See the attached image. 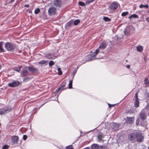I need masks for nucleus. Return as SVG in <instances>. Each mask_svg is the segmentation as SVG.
Instances as JSON below:
<instances>
[{"label":"nucleus","mask_w":149,"mask_h":149,"mask_svg":"<svg viewBox=\"0 0 149 149\" xmlns=\"http://www.w3.org/2000/svg\"><path fill=\"white\" fill-rule=\"evenodd\" d=\"M107 45L106 42L103 41L102 42L100 45L98 49H96L95 50V52L93 53L92 54V56H95L99 52V49H104L107 47Z\"/></svg>","instance_id":"f257e3e1"},{"label":"nucleus","mask_w":149,"mask_h":149,"mask_svg":"<svg viewBox=\"0 0 149 149\" xmlns=\"http://www.w3.org/2000/svg\"><path fill=\"white\" fill-rule=\"evenodd\" d=\"M5 47L8 51H13L14 50L15 46L14 45L7 42L5 44Z\"/></svg>","instance_id":"f03ea898"},{"label":"nucleus","mask_w":149,"mask_h":149,"mask_svg":"<svg viewBox=\"0 0 149 149\" xmlns=\"http://www.w3.org/2000/svg\"><path fill=\"white\" fill-rule=\"evenodd\" d=\"M136 141L139 142H141L144 139V136L141 133L136 132Z\"/></svg>","instance_id":"7ed1b4c3"},{"label":"nucleus","mask_w":149,"mask_h":149,"mask_svg":"<svg viewBox=\"0 0 149 149\" xmlns=\"http://www.w3.org/2000/svg\"><path fill=\"white\" fill-rule=\"evenodd\" d=\"M136 133H132L128 135V139L133 142L136 141Z\"/></svg>","instance_id":"20e7f679"},{"label":"nucleus","mask_w":149,"mask_h":149,"mask_svg":"<svg viewBox=\"0 0 149 149\" xmlns=\"http://www.w3.org/2000/svg\"><path fill=\"white\" fill-rule=\"evenodd\" d=\"M12 109H9L7 107H3L0 110V115L4 114L7 113L8 112L11 111Z\"/></svg>","instance_id":"39448f33"},{"label":"nucleus","mask_w":149,"mask_h":149,"mask_svg":"<svg viewBox=\"0 0 149 149\" xmlns=\"http://www.w3.org/2000/svg\"><path fill=\"white\" fill-rule=\"evenodd\" d=\"M56 12V8L54 7H51L48 10V13L51 16L55 15Z\"/></svg>","instance_id":"423d86ee"},{"label":"nucleus","mask_w":149,"mask_h":149,"mask_svg":"<svg viewBox=\"0 0 149 149\" xmlns=\"http://www.w3.org/2000/svg\"><path fill=\"white\" fill-rule=\"evenodd\" d=\"M147 115L146 111L144 110H143L140 113V118L142 120H145L147 118Z\"/></svg>","instance_id":"0eeeda50"},{"label":"nucleus","mask_w":149,"mask_h":149,"mask_svg":"<svg viewBox=\"0 0 149 149\" xmlns=\"http://www.w3.org/2000/svg\"><path fill=\"white\" fill-rule=\"evenodd\" d=\"M19 84V82L18 81H15L13 82L9 83L8 84V86L11 87H15L17 86Z\"/></svg>","instance_id":"6e6552de"},{"label":"nucleus","mask_w":149,"mask_h":149,"mask_svg":"<svg viewBox=\"0 0 149 149\" xmlns=\"http://www.w3.org/2000/svg\"><path fill=\"white\" fill-rule=\"evenodd\" d=\"M134 118L133 117H127L126 122L128 123L132 124L134 123Z\"/></svg>","instance_id":"1a4fd4ad"},{"label":"nucleus","mask_w":149,"mask_h":149,"mask_svg":"<svg viewBox=\"0 0 149 149\" xmlns=\"http://www.w3.org/2000/svg\"><path fill=\"white\" fill-rule=\"evenodd\" d=\"M118 7V5L117 3L115 2H113L111 3L110 6V8L113 10H115Z\"/></svg>","instance_id":"9d476101"},{"label":"nucleus","mask_w":149,"mask_h":149,"mask_svg":"<svg viewBox=\"0 0 149 149\" xmlns=\"http://www.w3.org/2000/svg\"><path fill=\"white\" fill-rule=\"evenodd\" d=\"M28 69L29 71L32 73L36 72L38 70L37 68H34L31 66H29L28 67Z\"/></svg>","instance_id":"9b49d317"},{"label":"nucleus","mask_w":149,"mask_h":149,"mask_svg":"<svg viewBox=\"0 0 149 149\" xmlns=\"http://www.w3.org/2000/svg\"><path fill=\"white\" fill-rule=\"evenodd\" d=\"M18 136H14L11 139V141L13 143H17L18 140Z\"/></svg>","instance_id":"f8f14e48"},{"label":"nucleus","mask_w":149,"mask_h":149,"mask_svg":"<svg viewBox=\"0 0 149 149\" xmlns=\"http://www.w3.org/2000/svg\"><path fill=\"white\" fill-rule=\"evenodd\" d=\"M54 4L56 6H59L61 5L60 0H54Z\"/></svg>","instance_id":"ddd939ff"},{"label":"nucleus","mask_w":149,"mask_h":149,"mask_svg":"<svg viewBox=\"0 0 149 149\" xmlns=\"http://www.w3.org/2000/svg\"><path fill=\"white\" fill-rule=\"evenodd\" d=\"M28 74V71L26 70H23L21 74L22 77H25Z\"/></svg>","instance_id":"4468645a"},{"label":"nucleus","mask_w":149,"mask_h":149,"mask_svg":"<svg viewBox=\"0 0 149 149\" xmlns=\"http://www.w3.org/2000/svg\"><path fill=\"white\" fill-rule=\"evenodd\" d=\"M99 146L97 144H93L91 145L92 149H99Z\"/></svg>","instance_id":"2eb2a0df"},{"label":"nucleus","mask_w":149,"mask_h":149,"mask_svg":"<svg viewBox=\"0 0 149 149\" xmlns=\"http://www.w3.org/2000/svg\"><path fill=\"white\" fill-rule=\"evenodd\" d=\"M136 49L138 51L141 52L143 50V48L142 46L139 45L137 47Z\"/></svg>","instance_id":"dca6fc26"},{"label":"nucleus","mask_w":149,"mask_h":149,"mask_svg":"<svg viewBox=\"0 0 149 149\" xmlns=\"http://www.w3.org/2000/svg\"><path fill=\"white\" fill-rule=\"evenodd\" d=\"M132 18H138L139 17L136 14H134L132 15H131V16H130L129 17V18L130 19H132Z\"/></svg>","instance_id":"f3484780"},{"label":"nucleus","mask_w":149,"mask_h":149,"mask_svg":"<svg viewBox=\"0 0 149 149\" xmlns=\"http://www.w3.org/2000/svg\"><path fill=\"white\" fill-rule=\"evenodd\" d=\"M139 100H136L135 102L134 103V106L136 107H137L139 106Z\"/></svg>","instance_id":"a211bd4d"},{"label":"nucleus","mask_w":149,"mask_h":149,"mask_svg":"<svg viewBox=\"0 0 149 149\" xmlns=\"http://www.w3.org/2000/svg\"><path fill=\"white\" fill-rule=\"evenodd\" d=\"M3 44V42H0V52H3L4 51V49L2 47Z\"/></svg>","instance_id":"6ab92c4d"},{"label":"nucleus","mask_w":149,"mask_h":149,"mask_svg":"<svg viewBox=\"0 0 149 149\" xmlns=\"http://www.w3.org/2000/svg\"><path fill=\"white\" fill-rule=\"evenodd\" d=\"M103 19L105 22H110L111 20L110 18L107 17H104L103 18Z\"/></svg>","instance_id":"aec40b11"},{"label":"nucleus","mask_w":149,"mask_h":149,"mask_svg":"<svg viewBox=\"0 0 149 149\" xmlns=\"http://www.w3.org/2000/svg\"><path fill=\"white\" fill-rule=\"evenodd\" d=\"M22 67L21 66H18V67H15L14 68V70L17 72H19Z\"/></svg>","instance_id":"412c9836"},{"label":"nucleus","mask_w":149,"mask_h":149,"mask_svg":"<svg viewBox=\"0 0 149 149\" xmlns=\"http://www.w3.org/2000/svg\"><path fill=\"white\" fill-rule=\"evenodd\" d=\"M80 22V21L79 19H77L74 21L73 24L75 25H77Z\"/></svg>","instance_id":"4be33fe9"},{"label":"nucleus","mask_w":149,"mask_h":149,"mask_svg":"<svg viewBox=\"0 0 149 149\" xmlns=\"http://www.w3.org/2000/svg\"><path fill=\"white\" fill-rule=\"evenodd\" d=\"M73 24V22L72 21H70L68 22L66 24V26H71Z\"/></svg>","instance_id":"5701e85b"},{"label":"nucleus","mask_w":149,"mask_h":149,"mask_svg":"<svg viewBox=\"0 0 149 149\" xmlns=\"http://www.w3.org/2000/svg\"><path fill=\"white\" fill-rule=\"evenodd\" d=\"M114 128L115 129V130H118V125L116 123H113Z\"/></svg>","instance_id":"b1692460"},{"label":"nucleus","mask_w":149,"mask_h":149,"mask_svg":"<svg viewBox=\"0 0 149 149\" xmlns=\"http://www.w3.org/2000/svg\"><path fill=\"white\" fill-rule=\"evenodd\" d=\"M72 81L70 80L69 84V88H72Z\"/></svg>","instance_id":"393cba45"},{"label":"nucleus","mask_w":149,"mask_h":149,"mask_svg":"<svg viewBox=\"0 0 149 149\" xmlns=\"http://www.w3.org/2000/svg\"><path fill=\"white\" fill-rule=\"evenodd\" d=\"M94 1V0H87L85 3V5H87L90 3L93 2Z\"/></svg>","instance_id":"a878e982"},{"label":"nucleus","mask_w":149,"mask_h":149,"mask_svg":"<svg viewBox=\"0 0 149 149\" xmlns=\"http://www.w3.org/2000/svg\"><path fill=\"white\" fill-rule=\"evenodd\" d=\"M143 7H144L146 8H148V5H143L142 4H141L139 6V7L140 8H142Z\"/></svg>","instance_id":"bb28decb"},{"label":"nucleus","mask_w":149,"mask_h":149,"mask_svg":"<svg viewBox=\"0 0 149 149\" xmlns=\"http://www.w3.org/2000/svg\"><path fill=\"white\" fill-rule=\"evenodd\" d=\"M58 72V74L59 75H61L62 74V71L61 70V69L60 68H58L57 69Z\"/></svg>","instance_id":"cd10ccee"},{"label":"nucleus","mask_w":149,"mask_h":149,"mask_svg":"<svg viewBox=\"0 0 149 149\" xmlns=\"http://www.w3.org/2000/svg\"><path fill=\"white\" fill-rule=\"evenodd\" d=\"M78 4L81 6H84L86 5L85 3L82 1H79L78 2Z\"/></svg>","instance_id":"c85d7f7f"},{"label":"nucleus","mask_w":149,"mask_h":149,"mask_svg":"<svg viewBox=\"0 0 149 149\" xmlns=\"http://www.w3.org/2000/svg\"><path fill=\"white\" fill-rule=\"evenodd\" d=\"M40 9L39 8H37L35 10L34 13L35 14H38L40 12Z\"/></svg>","instance_id":"c756f323"},{"label":"nucleus","mask_w":149,"mask_h":149,"mask_svg":"<svg viewBox=\"0 0 149 149\" xmlns=\"http://www.w3.org/2000/svg\"><path fill=\"white\" fill-rule=\"evenodd\" d=\"M128 12H124L122 13L121 14V15L122 16L125 17L128 14Z\"/></svg>","instance_id":"7c9ffc66"},{"label":"nucleus","mask_w":149,"mask_h":149,"mask_svg":"<svg viewBox=\"0 0 149 149\" xmlns=\"http://www.w3.org/2000/svg\"><path fill=\"white\" fill-rule=\"evenodd\" d=\"M47 62V61L45 60H42L39 62V63L40 64H45Z\"/></svg>","instance_id":"2f4dec72"},{"label":"nucleus","mask_w":149,"mask_h":149,"mask_svg":"<svg viewBox=\"0 0 149 149\" xmlns=\"http://www.w3.org/2000/svg\"><path fill=\"white\" fill-rule=\"evenodd\" d=\"M103 136L102 135H99L98 136V138L99 140V141L100 142L102 140V138Z\"/></svg>","instance_id":"473e14b6"},{"label":"nucleus","mask_w":149,"mask_h":149,"mask_svg":"<svg viewBox=\"0 0 149 149\" xmlns=\"http://www.w3.org/2000/svg\"><path fill=\"white\" fill-rule=\"evenodd\" d=\"M30 79V78L29 77H26L24 78L23 80V81L24 82H26L28 80Z\"/></svg>","instance_id":"72a5a7b5"},{"label":"nucleus","mask_w":149,"mask_h":149,"mask_svg":"<svg viewBox=\"0 0 149 149\" xmlns=\"http://www.w3.org/2000/svg\"><path fill=\"white\" fill-rule=\"evenodd\" d=\"M49 65L50 66L54 65V63L53 61H51L49 63Z\"/></svg>","instance_id":"f704fd0d"},{"label":"nucleus","mask_w":149,"mask_h":149,"mask_svg":"<svg viewBox=\"0 0 149 149\" xmlns=\"http://www.w3.org/2000/svg\"><path fill=\"white\" fill-rule=\"evenodd\" d=\"M66 149H74L72 145H70L66 147Z\"/></svg>","instance_id":"c9c22d12"},{"label":"nucleus","mask_w":149,"mask_h":149,"mask_svg":"<svg viewBox=\"0 0 149 149\" xmlns=\"http://www.w3.org/2000/svg\"><path fill=\"white\" fill-rule=\"evenodd\" d=\"M124 33L125 35H128L129 34V33L127 31V29H125L124 31Z\"/></svg>","instance_id":"e433bc0d"},{"label":"nucleus","mask_w":149,"mask_h":149,"mask_svg":"<svg viewBox=\"0 0 149 149\" xmlns=\"http://www.w3.org/2000/svg\"><path fill=\"white\" fill-rule=\"evenodd\" d=\"M65 83L64 84L62 85L61 87H59L60 88V89L61 90H63L64 89V88L65 87Z\"/></svg>","instance_id":"4c0bfd02"},{"label":"nucleus","mask_w":149,"mask_h":149,"mask_svg":"<svg viewBox=\"0 0 149 149\" xmlns=\"http://www.w3.org/2000/svg\"><path fill=\"white\" fill-rule=\"evenodd\" d=\"M145 83L146 84H149V81L148 79H146L144 80Z\"/></svg>","instance_id":"58836bf2"},{"label":"nucleus","mask_w":149,"mask_h":149,"mask_svg":"<svg viewBox=\"0 0 149 149\" xmlns=\"http://www.w3.org/2000/svg\"><path fill=\"white\" fill-rule=\"evenodd\" d=\"M149 105L148 104L146 106V107H145V109H144L143 110H144L145 111L146 110H149Z\"/></svg>","instance_id":"ea45409f"},{"label":"nucleus","mask_w":149,"mask_h":149,"mask_svg":"<svg viewBox=\"0 0 149 149\" xmlns=\"http://www.w3.org/2000/svg\"><path fill=\"white\" fill-rule=\"evenodd\" d=\"M8 146L7 145H4L2 148L3 149H7L8 148Z\"/></svg>","instance_id":"a19ab883"},{"label":"nucleus","mask_w":149,"mask_h":149,"mask_svg":"<svg viewBox=\"0 0 149 149\" xmlns=\"http://www.w3.org/2000/svg\"><path fill=\"white\" fill-rule=\"evenodd\" d=\"M23 138L24 140H26L27 138V136L26 135H24L23 137Z\"/></svg>","instance_id":"79ce46f5"},{"label":"nucleus","mask_w":149,"mask_h":149,"mask_svg":"<svg viewBox=\"0 0 149 149\" xmlns=\"http://www.w3.org/2000/svg\"><path fill=\"white\" fill-rule=\"evenodd\" d=\"M135 97L136 98V100H139V98H138V94L137 93H135Z\"/></svg>","instance_id":"37998d69"},{"label":"nucleus","mask_w":149,"mask_h":149,"mask_svg":"<svg viewBox=\"0 0 149 149\" xmlns=\"http://www.w3.org/2000/svg\"><path fill=\"white\" fill-rule=\"evenodd\" d=\"M60 90H61V89H60V88H58L56 90V91H55L54 92V93H57L58 91Z\"/></svg>","instance_id":"c03bdc74"},{"label":"nucleus","mask_w":149,"mask_h":149,"mask_svg":"<svg viewBox=\"0 0 149 149\" xmlns=\"http://www.w3.org/2000/svg\"><path fill=\"white\" fill-rule=\"evenodd\" d=\"M24 6L28 8L29 7V4H26L24 5Z\"/></svg>","instance_id":"a18cd8bd"},{"label":"nucleus","mask_w":149,"mask_h":149,"mask_svg":"<svg viewBox=\"0 0 149 149\" xmlns=\"http://www.w3.org/2000/svg\"><path fill=\"white\" fill-rule=\"evenodd\" d=\"M146 19L147 21L149 22V17H147L146 18Z\"/></svg>","instance_id":"49530a36"},{"label":"nucleus","mask_w":149,"mask_h":149,"mask_svg":"<svg viewBox=\"0 0 149 149\" xmlns=\"http://www.w3.org/2000/svg\"><path fill=\"white\" fill-rule=\"evenodd\" d=\"M130 65H127V66H126V67L127 68H130Z\"/></svg>","instance_id":"de8ad7c7"},{"label":"nucleus","mask_w":149,"mask_h":149,"mask_svg":"<svg viewBox=\"0 0 149 149\" xmlns=\"http://www.w3.org/2000/svg\"><path fill=\"white\" fill-rule=\"evenodd\" d=\"M14 0H11V1H10V2L11 3L13 1H14Z\"/></svg>","instance_id":"09e8293b"},{"label":"nucleus","mask_w":149,"mask_h":149,"mask_svg":"<svg viewBox=\"0 0 149 149\" xmlns=\"http://www.w3.org/2000/svg\"><path fill=\"white\" fill-rule=\"evenodd\" d=\"M48 58H52V57H48Z\"/></svg>","instance_id":"8fccbe9b"},{"label":"nucleus","mask_w":149,"mask_h":149,"mask_svg":"<svg viewBox=\"0 0 149 149\" xmlns=\"http://www.w3.org/2000/svg\"><path fill=\"white\" fill-rule=\"evenodd\" d=\"M85 149H90L88 148H86Z\"/></svg>","instance_id":"3c124183"},{"label":"nucleus","mask_w":149,"mask_h":149,"mask_svg":"<svg viewBox=\"0 0 149 149\" xmlns=\"http://www.w3.org/2000/svg\"><path fill=\"white\" fill-rule=\"evenodd\" d=\"M148 149H149V147H148Z\"/></svg>","instance_id":"603ef678"}]
</instances>
